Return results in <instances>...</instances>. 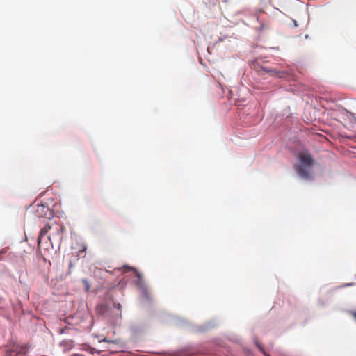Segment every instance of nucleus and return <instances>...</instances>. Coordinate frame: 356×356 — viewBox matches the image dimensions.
Wrapping results in <instances>:
<instances>
[{"label": "nucleus", "instance_id": "obj_1", "mask_svg": "<svg viewBox=\"0 0 356 356\" xmlns=\"http://www.w3.org/2000/svg\"><path fill=\"white\" fill-rule=\"evenodd\" d=\"M298 163L294 168L298 175L303 179L310 180L313 177V165L315 161L312 154L307 150L302 151L297 156Z\"/></svg>", "mask_w": 356, "mask_h": 356}, {"label": "nucleus", "instance_id": "obj_2", "mask_svg": "<svg viewBox=\"0 0 356 356\" xmlns=\"http://www.w3.org/2000/svg\"><path fill=\"white\" fill-rule=\"evenodd\" d=\"M65 227L63 225L58 224L53 220H49L45 223L44 227L40 230L38 238V246H40L42 238L49 232L47 238L51 241V238L61 241L63 240V232Z\"/></svg>", "mask_w": 356, "mask_h": 356}, {"label": "nucleus", "instance_id": "obj_3", "mask_svg": "<svg viewBox=\"0 0 356 356\" xmlns=\"http://www.w3.org/2000/svg\"><path fill=\"white\" fill-rule=\"evenodd\" d=\"M36 213L40 217H43L51 220L54 216V212L51 209L47 202H41L37 204Z\"/></svg>", "mask_w": 356, "mask_h": 356}, {"label": "nucleus", "instance_id": "obj_4", "mask_svg": "<svg viewBox=\"0 0 356 356\" xmlns=\"http://www.w3.org/2000/svg\"><path fill=\"white\" fill-rule=\"evenodd\" d=\"M26 352V346L16 344L10 350L9 354L10 355H15V356H22L25 355Z\"/></svg>", "mask_w": 356, "mask_h": 356}, {"label": "nucleus", "instance_id": "obj_5", "mask_svg": "<svg viewBox=\"0 0 356 356\" xmlns=\"http://www.w3.org/2000/svg\"><path fill=\"white\" fill-rule=\"evenodd\" d=\"M257 21L259 23V26L257 27V30L259 32L262 33L270 29V23L268 21L261 18L260 16L257 17Z\"/></svg>", "mask_w": 356, "mask_h": 356}, {"label": "nucleus", "instance_id": "obj_6", "mask_svg": "<svg viewBox=\"0 0 356 356\" xmlns=\"http://www.w3.org/2000/svg\"><path fill=\"white\" fill-rule=\"evenodd\" d=\"M82 282H83V284H84V285H85L86 291H88L90 290V285L89 282H88L87 280H86V279H83V280H82Z\"/></svg>", "mask_w": 356, "mask_h": 356}, {"label": "nucleus", "instance_id": "obj_7", "mask_svg": "<svg viewBox=\"0 0 356 356\" xmlns=\"http://www.w3.org/2000/svg\"><path fill=\"white\" fill-rule=\"evenodd\" d=\"M102 341L103 342H107V343H111V344H118L119 343L118 340L108 341V340H106V339H104Z\"/></svg>", "mask_w": 356, "mask_h": 356}, {"label": "nucleus", "instance_id": "obj_8", "mask_svg": "<svg viewBox=\"0 0 356 356\" xmlns=\"http://www.w3.org/2000/svg\"><path fill=\"white\" fill-rule=\"evenodd\" d=\"M352 316L353 317V318L356 321V311L352 312Z\"/></svg>", "mask_w": 356, "mask_h": 356}, {"label": "nucleus", "instance_id": "obj_9", "mask_svg": "<svg viewBox=\"0 0 356 356\" xmlns=\"http://www.w3.org/2000/svg\"><path fill=\"white\" fill-rule=\"evenodd\" d=\"M257 347L259 348V350L262 352H264L263 348L260 346V344L257 343Z\"/></svg>", "mask_w": 356, "mask_h": 356}, {"label": "nucleus", "instance_id": "obj_10", "mask_svg": "<svg viewBox=\"0 0 356 356\" xmlns=\"http://www.w3.org/2000/svg\"><path fill=\"white\" fill-rule=\"evenodd\" d=\"M137 276L140 278V274L139 273H137Z\"/></svg>", "mask_w": 356, "mask_h": 356}]
</instances>
